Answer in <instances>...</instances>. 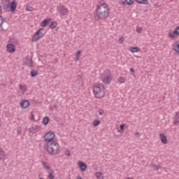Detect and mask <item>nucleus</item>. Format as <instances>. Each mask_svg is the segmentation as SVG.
<instances>
[{"instance_id": "nucleus-1", "label": "nucleus", "mask_w": 179, "mask_h": 179, "mask_svg": "<svg viewBox=\"0 0 179 179\" xmlns=\"http://www.w3.org/2000/svg\"><path fill=\"white\" fill-rule=\"evenodd\" d=\"M110 15V8L108 5L106 3H101L96 6L95 10V17H98L101 20L107 19V17Z\"/></svg>"}, {"instance_id": "nucleus-2", "label": "nucleus", "mask_w": 179, "mask_h": 179, "mask_svg": "<svg viewBox=\"0 0 179 179\" xmlns=\"http://www.w3.org/2000/svg\"><path fill=\"white\" fill-rule=\"evenodd\" d=\"M43 148L51 155H58L59 153V143H58L57 141H52V143H45Z\"/></svg>"}, {"instance_id": "nucleus-3", "label": "nucleus", "mask_w": 179, "mask_h": 179, "mask_svg": "<svg viewBox=\"0 0 179 179\" xmlns=\"http://www.w3.org/2000/svg\"><path fill=\"white\" fill-rule=\"evenodd\" d=\"M93 92L96 99H103L106 95L104 85L95 84L93 87Z\"/></svg>"}, {"instance_id": "nucleus-4", "label": "nucleus", "mask_w": 179, "mask_h": 179, "mask_svg": "<svg viewBox=\"0 0 179 179\" xmlns=\"http://www.w3.org/2000/svg\"><path fill=\"white\" fill-rule=\"evenodd\" d=\"M44 141L46 143H51L54 141H57L55 139V133L54 131H48L44 136Z\"/></svg>"}, {"instance_id": "nucleus-5", "label": "nucleus", "mask_w": 179, "mask_h": 179, "mask_svg": "<svg viewBox=\"0 0 179 179\" xmlns=\"http://www.w3.org/2000/svg\"><path fill=\"white\" fill-rule=\"evenodd\" d=\"M57 10L62 16H68L69 15V10L66 8V6L59 4L57 6Z\"/></svg>"}, {"instance_id": "nucleus-6", "label": "nucleus", "mask_w": 179, "mask_h": 179, "mask_svg": "<svg viewBox=\"0 0 179 179\" xmlns=\"http://www.w3.org/2000/svg\"><path fill=\"white\" fill-rule=\"evenodd\" d=\"M43 31H44V29H39L38 31H37L36 34L34 35L33 41H37L40 40V38H41V37L44 36V33H43Z\"/></svg>"}, {"instance_id": "nucleus-7", "label": "nucleus", "mask_w": 179, "mask_h": 179, "mask_svg": "<svg viewBox=\"0 0 179 179\" xmlns=\"http://www.w3.org/2000/svg\"><path fill=\"white\" fill-rule=\"evenodd\" d=\"M27 92V86L24 84H20L17 90V93L20 95L24 94Z\"/></svg>"}, {"instance_id": "nucleus-8", "label": "nucleus", "mask_w": 179, "mask_h": 179, "mask_svg": "<svg viewBox=\"0 0 179 179\" xmlns=\"http://www.w3.org/2000/svg\"><path fill=\"white\" fill-rule=\"evenodd\" d=\"M29 131L30 134H37L39 131H41V126L40 125H34L29 127Z\"/></svg>"}, {"instance_id": "nucleus-9", "label": "nucleus", "mask_w": 179, "mask_h": 179, "mask_svg": "<svg viewBox=\"0 0 179 179\" xmlns=\"http://www.w3.org/2000/svg\"><path fill=\"white\" fill-rule=\"evenodd\" d=\"M111 80H113V76L111 74H108L102 78V82L105 85H109V83H111Z\"/></svg>"}, {"instance_id": "nucleus-10", "label": "nucleus", "mask_w": 179, "mask_h": 179, "mask_svg": "<svg viewBox=\"0 0 179 179\" xmlns=\"http://www.w3.org/2000/svg\"><path fill=\"white\" fill-rule=\"evenodd\" d=\"M78 165L80 171H86V169H87V165H86V164L83 162H78Z\"/></svg>"}, {"instance_id": "nucleus-11", "label": "nucleus", "mask_w": 179, "mask_h": 179, "mask_svg": "<svg viewBox=\"0 0 179 179\" xmlns=\"http://www.w3.org/2000/svg\"><path fill=\"white\" fill-rule=\"evenodd\" d=\"M24 64L25 65H27V66H29V68H31V66H33V61H31V58L29 57H25Z\"/></svg>"}, {"instance_id": "nucleus-12", "label": "nucleus", "mask_w": 179, "mask_h": 179, "mask_svg": "<svg viewBox=\"0 0 179 179\" xmlns=\"http://www.w3.org/2000/svg\"><path fill=\"white\" fill-rule=\"evenodd\" d=\"M20 106H21L22 108H27V107H29V106H30V102H29L28 100L22 101L20 103Z\"/></svg>"}, {"instance_id": "nucleus-13", "label": "nucleus", "mask_w": 179, "mask_h": 179, "mask_svg": "<svg viewBox=\"0 0 179 179\" xmlns=\"http://www.w3.org/2000/svg\"><path fill=\"white\" fill-rule=\"evenodd\" d=\"M159 138L161 139V142H162L164 145L167 144V137L166 136V135H164V134H160Z\"/></svg>"}, {"instance_id": "nucleus-14", "label": "nucleus", "mask_w": 179, "mask_h": 179, "mask_svg": "<svg viewBox=\"0 0 179 179\" xmlns=\"http://www.w3.org/2000/svg\"><path fill=\"white\" fill-rule=\"evenodd\" d=\"M50 22H51V18H48L46 20H44L41 22V26H42V27H47V26L49 24Z\"/></svg>"}, {"instance_id": "nucleus-15", "label": "nucleus", "mask_w": 179, "mask_h": 179, "mask_svg": "<svg viewBox=\"0 0 179 179\" xmlns=\"http://www.w3.org/2000/svg\"><path fill=\"white\" fill-rule=\"evenodd\" d=\"M41 164L45 170H47V171H51V167H50V166H48L45 162L41 161Z\"/></svg>"}, {"instance_id": "nucleus-16", "label": "nucleus", "mask_w": 179, "mask_h": 179, "mask_svg": "<svg viewBox=\"0 0 179 179\" xmlns=\"http://www.w3.org/2000/svg\"><path fill=\"white\" fill-rule=\"evenodd\" d=\"M16 6H17V4L16 3V1L13 0L10 3V9L12 12H15V10H16Z\"/></svg>"}, {"instance_id": "nucleus-17", "label": "nucleus", "mask_w": 179, "mask_h": 179, "mask_svg": "<svg viewBox=\"0 0 179 179\" xmlns=\"http://www.w3.org/2000/svg\"><path fill=\"white\" fill-rule=\"evenodd\" d=\"M168 36L170 38L173 40L176 38V36H177V34L176 33V31H169Z\"/></svg>"}, {"instance_id": "nucleus-18", "label": "nucleus", "mask_w": 179, "mask_h": 179, "mask_svg": "<svg viewBox=\"0 0 179 179\" xmlns=\"http://www.w3.org/2000/svg\"><path fill=\"white\" fill-rule=\"evenodd\" d=\"M6 157L5 150L0 148V160H3Z\"/></svg>"}, {"instance_id": "nucleus-19", "label": "nucleus", "mask_w": 179, "mask_h": 179, "mask_svg": "<svg viewBox=\"0 0 179 179\" xmlns=\"http://www.w3.org/2000/svg\"><path fill=\"white\" fill-rule=\"evenodd\" d=\"M7 50L8 52H13L15 51V45L13 44H9L7 45Z\"/></svg>"}, {"instance_id": "nucleus-20", "label": "nucleus", "mask_w": 179, "mask_h": 179, "mask_svg": "<svg viewBox=\"0 0 179 179\" xmlns=\"http://www.w3.org/2000/svg\"><path fill=\"white\" fill-rule=\"evenodd\" d=\"M129 51H130V52H139V48H138V47H130L129 48Z\"/></svg>"}, {"instance_id": "nucleus-21", "label": "nucleus", "mask_w": 179, "mask_h": 179, "mask_svg": "<svg viewBox=\"0 0 179 179\" xmlns=\"http://www.w3.org/2000/svg\"><path fill=\"white\" fill-rule=\"evenodd\" d=\"M138 3H141V5H148L149 1L148 0H135Z\"/></svg>"}, {"instance_id": "nucleus-22", "label": "nucleus", "mask_w": 179, "mask_h": 179, "mask_svg": "<svg viewBox=\"0 0 179 179\" xmlns=\"http://www.w3.org/2000/svg\"><path fill=\"white\" fill-rule=\"evenodd\" d=\"M95 176L97 179H104V176H103V173L101 172H96Z\"/></svg>"}, {"instance_id": "nucleus-23", "label": "nucleus", "mask_w": 179, "mask_h": 179, "mask_svg": "<svg viewBox=\"0 0 179 179\" xmlns=\"http://www.w3.org/2000/svg\"><path fill=\"white\" fill-rule=\"evenodd\" d=\"M48 122H50V118L48 116H45L43 119V125H48Z\"/></svg>"}, {"instance_id": "nucleus-24", "label": "nucleus", "mask_w": 179, "mask_h": 179, "mask_svg": "<svg viewBox=\"0 0 179 179\" xmlns=\"http://www.w3.org/2000/svg\"><path fill=\"white\" fill-rule=\"evenodd\" d=\"M37 75H38V72H37V71H36V70L31 71V78H34L35 76H37Z\"/></svg>"}, {"instance_id": "nucleus-25", "label": "nucleus", "mask_w": 179, "mask_h": 179, "mask_svg": "<svg viewBox=\"0 0 179 179\" xmlns=\"http://www.w3.org/2000/svg\"><path fill=\"white\" fill-rule=\"evenodd\" d=\"M92 125L94 127H98V125H100V120H94Z\"/></svg>"}, {"instance_id": "nucleus-26", "label": "nucleus", "mask_w": 179, "mask_h": 179, "mask_svg": "<svg viewBox=\"0 0 179 179\" xmlns=\"http://www.w3.org/2000/svg\"><path fill=\"white\" fill-rule=\"evenodd\" d=\"M124 3H126V5H133L134 4V0H126Z\"/></svg>"}, {"instance_id": "nucleus-27", "label": "nucleus", "mask_w": 179, "mask_h": 179, "mask_svg": "<svg viewBox=\"0 0 179 179\" xmlns=\"http://www.w3.org/2000/svg\"><path fill=\"white\" fill-rule=\"evenodd\" d=\"M119 83H125V78L124 77H120L117 80Z\"/></svg>"}, {"instance_id": "nucleus-28", "label": "nucleus", "mask_w": 179, "mask_h": 179, "mask_svg": "<svg viewBox=\"0 0 179 179\" xmlns=\"http://www.w3.org/2000/svg\"><path fill=\"white\" fill-rule=\"evenodd\" d=\"M50 27L52 29H55V27H57V22H52Z\"/></svg>"}, {"instance_id": "nucleus-29", "label": "nucleus", "mask_w": 179, "mask_h": 179, "mask_svg": "<svg viewBox=\"0 0 179 179\" xmlns=\"http://www.w3.org/2000/svg\"><path fill=\"white\" fill-rule=\"evenodd\" d=\"M124 128H125V124H122L120 125V129L118 130V132H122L124 131Z\"/></svg>"}, {"instance_id": "nucleus-30", "label": "nucleus", "mask_w": 179, "mask_h": 179, "mask_svg": "<svg viewBox=\"0 0 179 179\" xmlns=\"http://www.w3.org/2000/svg\"><path fill=\"white\" fill-rule=\"evenodd\" d=\"M151 167L152 169H154L155 170H159V169H160V167L159 166L156 165V164H152Z\"/></svg>"}, {"instance_id": "nucleus-31", "label": "nucleus", "mask_w": 179, "mask_h": 179, "mask_svg": "<svg viewBox=\"0 0 179 179\" xmlns=\"http://www.w3.org/2000/svg\"><path fill=\"white\" fill-rule=\"evenodd\" d=\"M136 31L137 33H139V34L142 33V28L141 27H137Z\"/></svg>"}, {"instance_id": "nucleus-32", "label": "nucleus", "mask_w": 179, "mask_h": 179, "mask_svg": "<svg viewBox=\"0 0 179 179\" xmlns=\"http://www.w3.org/2000/svg\"><path fill=\"white\" fill-rule=\"evenodd\" d=\"M26 9H27V10H29V12H32L33 7L28 6H27Z\"/></svg>"}, {"instance_id": "nucleus-33", "label": "nucleus", "mask_w": 179, "mask_h": 179, "mask_svg": "<svg viewBox=\"0 0 179 179\" xmlns=\"http://www.w3.org/2000/svg\"><path fill=\"white\" fill-rule=\"evenodd\" d=\"M174 31L176 34V36H179V27H177Z\"/></svg>"}, {"instance_id": "nucleus-34", "label": "nucleus", "mask_w": 179, "mask_h": 179, "mask_svg": "<svg viewBox=\"0 0 179 179\" xmlns=\"http://www.w3.org/2000/svg\"><path fill=\"white\" fill-rule=\"evenodd\" d=\"M65 155L66 156H68L69 157L71 156V152L69 150H67L65 151Z\"/></svg>"}, {"instance_id": "nucleus-35", "label": "nucleus", "mask_w": 179, "mask_h": 179, "mask_svg": "<svg viewBox=\"0 0 179 179\" xmlns=\"http://www.w3.org/2000/svg\"><path fill=\"white\" fill-rule=\"evenodd\" d=\"M119 43H120V44H122V43H124V38H123V37H120V38H119Z\"/></svg>"}, {"instance_id": "nucleus-36", "label": "nucleus", "mask_w": 179, "mask_h": 179, "mask_svg": "<svg viewBox=\"0 0 179 179\" xmlns=\"http://www.w3.org/2000/svg\"><path fill=\"white\" fill-rule=\"evenodd\" d=\"M48 178L49 179H54V175H52V173H49Z\"/></svg>"}, {"instance_id": "nucleus-37", "label": "nucleus", "mask_w": 179, "mask_h": 179, "mask_svg": "<svg viewBox=\"0 0 179 179\" xmlns=\"http://www.w3.org/2000/svg\"><path fill=\"white\" fill-rule=\"evenodd\" d=\"M2 23H3V19L0 16V27L2 26Z\"/></svg>"}, {"instance_id": "nucleus-38", "label": "nucleus", "mask_w": 179, "mask_h": 179, "mask_svg": "<svg viewBox=\"0 0 179 179\" xmlns=\"http://www.w3.org/2000/svg\"><path fill=\"white\" fill-rule=\"evenodd\" d=\"M99 113L100 115H103L104 114V110H99Z\"/></svg>"}, {"instance_id": "nucleus-39", "label": "nucleus", "mask_w": 179, "mask_h": 179, "mask_svg": "<svg viewBox=\"0 0 179 179\" xmlns=\"http://www.w3.org/2000/svg\"><path fill=\"white\" fill-rule=\"evenodd\" d=\"M135 136H136V138H139L141 136V134H139V132H136Z\"/></svg>"}, {"instance_id": "nucleus-40", "label": "nucleus", "mask_w": 179, "mask_h": 179, "mask_svg": "<svg viewBox=\"0 0 179 179\" xmlns=\"http://www.w3.org/2000/svg\"><path fill=\"white\" fill-rule=\"evenodd\" d=\"M30 120H31V121H35L34 115L32 114V115H31Z\"/></svg>"}, {"instance_id": "nucleus-41", "label": "nucleus", "mask_w": 179, "mask_h": 179, "mask_svg": "<svg viewBox=\"0 0 179 179\" xmlns=\"http://www.w3.org/2000/svg\"><path fill=\"white\" fill-rule=\"evenodd\" d=\"M81 53H82V52H81L80 50H78V51L77 52V55H76V56H78V57H79V55H80Z\"/></svg>"}, {"instance_id": "nucleus-42", "label": "nucleus", "mask_w": 179, "mask_h": 179, "mask_svg": "<svg viewBox=\"0 0 179 179\" xmlns=\"http://www.w3.org/2000/svg\"><path fill=\"white\" fill-rule=\"evenodd\" d=\"M178 122H179V121H178V120H175V121L173 122V124H174L175 125H177V124H178Z\"/></svg>"}, {"instance_id": "nucleus-43", "label": "nucleus", "mask_w": 179, "mask_h": 179, "mask_svg": "<svg viewBox=\"0 0 179 179\" xmlns=\"http://www.w3.org/2000/svg\"><path fill=\"white\" fill-rule=\"evenodd\" d=\"M130 72H132V73H134L135 72V71L134 70V69L131 68L130 69Z\"/></svg>"}, {"instance_id": "nucleus-44", "label": "nucleus", "mask_w": 179, "mask_h": 179, "mask_svg": "<svg viewBox=\"0 0 179 179\" xmlns=\"http://www.w3.org/2000/svg\"><path fill=\"white\" fill-rule=\"evenodd\" d=\"M79 59H80L79 56H76V61H79Z\"/></svg>"}, {"instance_id": "nucleus-45", "label": "nucleus", "mask_w": 179, "mask_h": 179, "mask_svg": "<svg viewBox=\"0 0 179 179\" xmlns=\"http://www.w3.org/2000/svg\"><path fill=\"white\" fill-rule=\"evenodd\" d=\"M176 117H177V118H179V113H176Z\"/></svg>"}, {"instance_id": "nucleus-46", "label": "nucleus", "mask_w": 179, "mask_h": 179, "mask_svg": "<svg viewBox=\"0 0 179 179\" xmlns=\"http://www.w3.org/2000/svg\"><path fill=\"white\" fill-rule=\"evenodd\" d=\"M76 179H83V178H82V177H80V176H78Z\"/></svg>"}, {"instance_id": "nucleus-47", "label": "nucleus", "mask_w": 179, "mask_h": 179, "mask_svg": "<svg viewBox=\"0 0 179 179\" xmlns=\"http://www.w3.org/2000/svg\"><path fill=\"white\" fill-rule=\"evenodd\" d=\"M17 132H18V134H20V131H19V129H17Z\"/></svg>"}, {"instance_id": "nucleus-48", "label": "nucleus", "mask_w": 179, "mask_h": 179, "mask_svg": "<svg viewBox=\"0 0 179 179\" xmlns=\"http://www.w3.org/2000/svg\"><path fill=\"white\" fill-rule=\"evenodd\" d=\"M1 6H0V13H1Z\"/></svg>"}, {"instance_id": "nucleus-49", "label": "nucleus", "mask_w": 179, "mask_h": 179, "mask_svg": "<svg viewBox=\"0 0 179 179\" xmlns=\"http://www.w3.org/2000/svg\"><path fill=\"white\" fill-rule=\"evenodd\" d=\"M178 101H179V96H178Z\"/></svg>"}]
</instances>
